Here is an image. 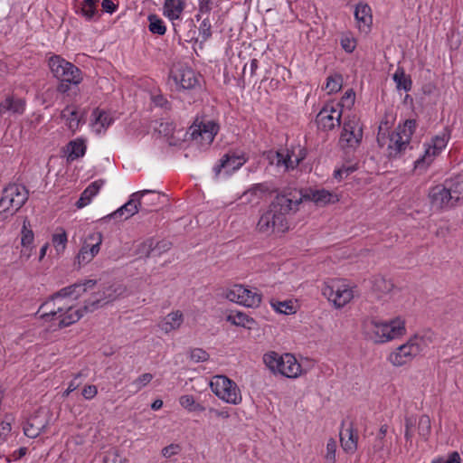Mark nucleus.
Returning a JSON list of instances; mask_svg holds the SVG:
<instances>
[{"label": "nucleus", "instance_id": "nucleus-8", "mask_svg": "<svg viewBox=\"0 0 463 463\" xmlns=\"http://www.w3.org/2000/svg\"><path fill=\"white\" fill-rule=\"evenodd\" d=\"M363 139V126L355 114L345 117L343 130L339 137V146L345 149H355Z\"/></svg>", "mask_w": 463, "mask_h": 463}, {"label": "nucleus", "instance_id": "nucleus-9", "mask_svg": "<svg viewBox=\"0 0 463 463\" xmlns=\"http://www.w3.org/2000/svg\"><path fill=\"white\" fill-rule=\"evenodd\" d=\"M49 67L53 76L61 81L78 85L82 80L80 69L60 55L50 57Z\"/></svg>", "mask_w": 463, "mask_h": 463}, {"label": "nucleus", "instance_id": "nucleus-44", "mask_svg": "<svg viewBox=\"0 0 463 463\" xmlns=\"http://www.w3.org/2000/svg\"><path fill=\"white\" fill-rule=\"evenodd\" d=\"M343 85V78L340 74L330 75L326 79V90L328 94L337 92Z\"/></svg>", "mask_w": 463, "mask_h": 463}, {"label": "nucleus", "instance_id": "nucleus-61", "mask_svg": "<svg viewBox=\"0 0 463 463\" xmlns=\"http://www.w3.org/2000/svg\"><path fill=\"white\" fill-rule=\"evenodd\" d=\"M97 393L98 390L95 385H87L82 390V395L87 400L94 398L97 395Z\"/></svg>", "mask_w": 463, "mask_h": 463}, {"label": "nucleus", "instance_id": "nucleus-18", "mask_svg": "<svg viewBox=\"0 0 463 463\" xmlns=\"http://www.w3.org/2000/svg\"><path fill=\"white\" fill-rule=\"evenodd\" d=\"M343 111L341 109L326 105L317 116V123L319 128L325 130H331L340 126Z\"/></svg>", "mask_w": 463, "mask_h": 463}, {"label": "nucleus", "instance_id": "nucleus-42", "mask_svg": "<svg viewBox=\"0 0 463 463\" xmlns=\"http://www.w3.org/2000/svg\"><path fill=\"white\" fill-rule=\"evenodd\" d=\"M34 240V234L31 229L30 222L24 219L23 222V227L21 231V244L23 247L31 246Z\"/></svg>", "mask_w": 463, "mask_h": 463}, {"label": "nucleus", "instance_id": "nucleus-6", "mask_svg": "<svg viewBox=\"0 0 463 463\" xmlns=\"http://www.w3.org/2000/svg\"><path fill=\"white\" fill-rule=\"evenodd\" d=\"M212 392L226 403L238 405L242 402L241 392L237 383L225 375H215L210 382Z\"/></svg>", "mask_w": 463, "mask_h": 463}, {"label": "nucleus", "instance_id": "nucleus-54", "mask_svg": "<svg viewBox=\"0 0 463 463\" xmlns=\"http://www.w3.org/2000/svg\"><path fill=\"white\" fill-rule=\"evenodd\" d=\"M154 251V241L153 240H147L141 243L138 246L137 252L145 258L150 257L151 253Z\"/></svg>", "mask_w": 463, "mask_h": 463}, {"label": "nucleus", "instance_id": "nucleus-58", "mask_svg": "<svg viewBox=\"0 0 463 463\" xmlns=\"http://www.w3.org/2000/svg\"><path fill=\"white\" fill-rule=\"evenodd\" d=\"M11 430L12 428L10 422L2 421L0 423V445L6 440L9 433L11 432Z\"/></svg>", "mask_w": 463, "mask_h": 463}, {"label": "nucleus", "instance_id": "nucleus-12", "mask_svg": "<svg viewBox=\"0 0 463 463\" xmlns=\"http://www.w3.org/2000/svg\"><path fill=\"white\" fill-rule=\"evenodd\" d=\"M449 139V133L445 130L433 137L430 142L424 145L423 155L415 161V169H426L446 147Z\"/></svg>", "mask_w": 463, "mask_h": 463}, {"label": "nucleus", "instance_id": "nucleus-5", "mask_svg": "<svg viewBox=\"0 0 463 463\" xmlns=\"http://www.w3.org/2000/svg\"><path fill=\"white\" fill-rule=\"evenodd\" d=\"M263 362L271 372L288 378H298L303 373L300 364L291 354L280 355L276 352H269L263 355Z\"/></svg>", "mask_w": 463, "mask_h": 463}, {"label": "nucleus", "instance_id": "nucleus-2", "mask_svg": "<svg viewBox=\"0 0 463 463\" xmlns=\"http://www.w3.org/2000/svg\"><path fill=\"white\" fill-rule=\"evenodd\" d=\"M415 128V120L408 119L403 125H399L393 132L387 135L388 123L381 122L377 142L380 146L386 147L389 157L395 158L408 147Z\"/></svg>", "mask_w": 463, "mask_h": 463}, {"label": "nucleus", "instance_id": "nucleus-21", "mask_svg": "<svg viewBox=\"0 0 463 463\" xmlns=\"http://www.w3.org/2000/svg\"><path fill=\"white\" fill-rule=\"evenodd\" d=\"M301 157H294V152L290 154L288 150L278 151L274 154L272 159H276L278 166H284L286 170L294 169L306 157V152L301 151Z\"/></svg>", "mask_w": 463, "mask_h": 463}, {"label": "nucleus", "instance_id": "nucleus-11", "mask_svg": "<svg viewBox=\"0 0 463 463\" xmlns=\"http://www.w3.org/2000/svg\"><path fill=\"white\" fill-rule=\"evenodd\" d=\"M322 293L336 308L345 307L354 298L353 288L342 280L325 283Z\"/></svg>", "mask_w": 463, "mask_h": 463}, {"label": "nucleus", "instance_id": "nucleus-41", "mask_svg": "<svg viewBox=\"0 0 463 463\" xmlns=\"http://www.w3.org/2000/svg\"><path fill=\"white\" fill-rule=\"evenodd\" d=\"M180 405L189 411H203L204 407L196 402L193 395H183L179 398Z\"/></svg>", "mask_w": 463, "mask_h": 463}, {"label": "nucleus", "instance_id": "nucleus-60", "mask_svg": "<svg viewBox=\"0 0 463 463\" xmlns=\"http://www.w3.org/2000/svg\"><path fill=\"white\" fill-rule=\"evenodd\" d=\"M341 45L345 52H352L355 49L356 43L354 38L345 36L342 38Z\"/></svg>", "mask_w": 463, "mask_h": 463}, {"label": "nucleus", "instance_id": "nucleus-15", "mask_svg": "<svg viewBox=\"0 0 463 463\" xmlns=\"http://www.w3.org/2000/svg\"><path fill=\"white\" fill-rule=\"evenodd\" d=\"M101 243L102 234L100 232L89 234L76 257L78 264L82 266L90 262L99 253Z\"/></svg>", "mask_w": 463, "mask_h": 463}, {"label": "nucleus", "instance_id": "nucleus-16", "mask_svg": "<svg viewBox=\"0 0 463 463\" xmlns=\"http://www.w3.org/2000/svg\"><path fill=\"white\" fill-rule=\"evenodd\" d=\"M190 129L193 139L204 145H210L213 141L219 127L213 120H202L199 123H194Z\"/></svg>", "mask_w": 463, "mask_h": 463}, {"label": "nucleus", "instance_id": "nucleus-22", "mask_svg": "<svg viewBox=\"0 0 463 463\" xmlns=\"http://www.w3.org/2000/svg\"><path fill=\"white\" fill-rule=\"evenodd\" d=\"M354 16L360 31L367 32L373 22L371 8L366 4H358L354 11Z\"/></svg>", "mask_w": 463, "mask_h": 463}, {"label": "nucleus", "instance_id": "nucleus-55", "mask_svg": "<svg viewBox=\"0 0 463 463\" xmlns=\"http://www.w3.org/2000/svg\"><path fill=\"white\" fill-rule=\"evenodd\" d=\"M124 460L125 459L117 449L108 451L104 458V463H123Z\"/></svg>", "mask_w": 463, "mask_h": 463}, {"label": "nucleus", "instance_id": "nucleus-47", "mask_svg": "<svg viewBox=\"0 0 463 463\" xmlns=\"http://www.w3.org/2000/svg\"><path fill=\"white\" fill-rule=\"evenodd\" d=\"M209 358L210 354L203 348H193L189 351V359L193 363H203Z\"/></svg>", "mask_w": 463, "mask_h": 463}, {"label": "nucleus", "instance_id": "nucleus-20", "mask_svg": "<svg viewBox=\"0 0 463 463\" xmlns=\"http://www.w3.org/2000/svg\"><path fill=\"white\" fill-rule=\"evenodd\" d=\"M247 159L243 155H236L235 153H228L222 156L221 163L214 166L215 175H218L223 169L226 174H231L239 169L245 164Z\"/></svg>", "mask_w": 463, "mask_h": 463}, {"label": "nucleus", "instance_id": "nucleus-46", "mask_svg": "<svg viewBox=\"0 0 463 463\" xmlns=\"http://www.w3.org/2000/svg\"><path fill=\"white\" fill-rule=\"evenodd\" d=\"M60 233L52 235V243L58 253L63 252L67 243V234L64 230H61Z\"/></svg>", "mask_w": 463, "mask_h": 463}, {"label": "nucleus", "instance_id": "nucleus-57", "mask_svg": "<svg viewBox=\"0 0 463 463\" xmlns=\"http://www.w3.org/2000/svg\"><path fill=\"white\" fill-rule=\"evenodd\" d=\"M181 451V447L178 444H170L162 449L163 457L169 458L175 455H177Z\"/></svg>", "mask_w": 463, "mask_h": 463}, {"label": "nucleus", "instance_id": "nucleus-50", "mask_svg": "<svg viewBox=\"0 0 463 463\" xmlns=\"http://www.w3.org/2000/svg\"><path fill=\"white\" fill-rule=\"evenodd\" d=\"M153 379V374L149 373L139 375L133 381L131 385L135 388L136 392L140 391L143 387L146 386Z\"/></svg>", "mask_w": 463, "mask_h": 463}, {"label": "nucleus", "instance_id": "nucleus-19", "mask_svg": "<svg viewBox=\"0 0 463 463\" xmlns=\"http://www.w3.org/2000/svg\"><path fill=\"white\" fill-rule=\"evenodd\" d=\"M48 425L47 416L43 411H37L24 425V433L30 439L37 438Z\"/></svg>", "mask_w": 463, "mask_h": 463}, {"label": "nucleus", "instance_id": "nucleus-35", "mask_svg": "<svg viewBox=\"0 0 463 463\" xmlns=\"http://www.w3.org/2000/svg\"><path fill=\"white\" fill-rule=\"evenodd\" d=\"M392 79L398 90H402L404 91L411 90L412 84L411 77L404 72V70L402 68H398L396 70L392 76Z\"/></svg>", "mask_w": 463, "mask_h": 463}, {"label": "nucleus", "instance_id": "nucleus-27", "mask_svg": "<svg viewBox=\"0 0 463 463\" xmlns=\"http://www.w3.org/2000/svg\"><path fill=\"white\" fill-rule=\"evenodd\" d=\"M303 194L305 196L304 201H312L318 205H325L334 202V198L335 197L333 194L325 189L310 190Z\"/></svg>", "mask_w": 463, "mask_h": 463}, {"label": "nucleus", "instance_id": "nucleus-59", "mask_svg": "<svg viewBox=\"0 0 463 463\" xmlns=\"http://www.w3.org/2000/svg\"><path fill=\"white\" fill-rule=\"evenodd\" d=\"M356 169V165L343 166L342 168L335 171V177L337 179H342L344 176H347L349 174L354 172Z\"/></svg>", "mask_w": 463, "mask_h": 463}, {"label": "nucleus", "instance_id": "nucleus-1", "mask_svg": "<svg viewBox=\"0 0 463 463\" xmlns=\"http://www.w3.org/2000/svg\"><path fill=\"white\" fill-rule=\"evenodd\" d=\"M95 280L76 283L61 288L39 307L37 314L45 320H59V326H69L79 321L85 313L93 312L99 307L116 300L122 293L120 287H108L103 291L93 294L86 300L84 307H79L74 301L89 288L94 287Z\"/></svg>", "mask_w": 463, "mask_h": 463}, {"label": "nucleus", "instance_id": "nucleus-10", "mask_svg": "<svg viewBox=\"0 0 463 463\" xmlns=\"http://www.w3.org/2000/svg\"><path fill=\"white\" fill-rule=\"evenodd\" d=\"M257 230L263 234L283 233L288 230L286 217L269 205L257 223Z\"/></svg>", "mask_w": 463, "mask_h": 463}, {"label": "nucleus", "instance_id": "nucleus-48", "mask_svg": "<svg viewBox=\"0 0 463 463\" xmlns=\"http://www.w3.org/2000/svg\"><path fill=\"white\" fill-rule=\"evenodd\" d=\"M336 448V441L333 438H330L326 442V453L324 456L326 463H335Z\"/></svg>", "mask_w": 463, "mask_h": 463}, {"label": "nucleus", "instance_id": "nucleus-45", "mask_svg": "<svg viewBox=\"0 0 463 463\" xmlns=\"http://www.w3.org/2000/svg\"><path fill=\"white\" fill-rule=\"evenodd\" d=\"M149 21V31L152 33H156L158 35H163L165 33L166 28L164 24V22L157 17L156 14H150L148 16Z\"/></svg>", "mask_w": 463, "mask_h": 463}, {"label": "nucleus", "instance_id": "nucleus-4", "mask_svg": "<svg viewBox=\"0 0 463 463\" xmlns=\"http://www.w3.org/2000/svg\"><path fill=\"white\" fill-rule=\"evenodd\" d=\"M29 193L25 186L9 184L0 195V220L14 215L28 200Z\"/></svg>", "mask_w": 463, "mask_h": 463}, {"label": "nucleus", "instance_id": "nucleus-64", "mask_svg": "<svg viewBox=\"0 0 463 463\" xmlns=\"http://www.w3.org/2000/svg\"><path fill=\"white\" fill-rule=\"evenodd\" d=\"M213 0H200L199 1V11L201 13H209L212 9Z\"/></svg>", "mask_w": 463, "mask_h": 463}, {"label": "nucleus", "instance_id": "nucleus-3", "mask_svg": "<svg viewBox=\"0 0 463 463\" xmlns=\"http://www.w3.org/2000/svg\"><path fill=\"white\" fill-rule=\"evenodd\" d=\"M363 331L375 344H383L405 334V322L401 317L389 321L369 318L364 321Z\"/></svg>", "mask_w": 463, "mask_h": 463}, {"label": "nucleus", "instance_id": "nucleus-26", "mask_svg": "<svg viewBox=\"0 0 463 463\" xmlns=\"http://www.w3.org/2000/svg\"><path fill=\"white\" fill-rule=\"evenodd\" d=\"M358 436L354 433L352 427H348L340 431V441L343 449L347 453H354L357 449Z\"/></svg>", "mask_w": 463, "mask_h": 463}, {"label": "nucleus", "instance_id": "nucleus-28", "mask_svg": "<svg viewBox=\"0 0 463 463\" xmlns=\"http://www.w3.org/2000/svg\"><path fill=\"white\" fill-rule=\"evenodd\" d=\"M126 203L122 207L114 212L110 216L113 218L123 217L128 219L133 216L138 211V206L142 205L141 201L137 200V197H133Z\"/></svg>", "mask_w": 463, "mask_h": 463}, {"label": "nucleus", "instance_id": "nucleus-49", "mask_svg": "<svg viewBox=\"0 0 463 463\" xmlns=\"http://www.w3.org/2000/svg\"><path fill=\"white\" fill-rule=\"evenodd\" d=\"M372 453L379 458H383L388 454L387 449H385V439L375 438L372 448Z\"/></svg>", "mask_w": 463, "mask_h": 463}, {"label": "nucleus", "instance_id": "nucleus-53", "mask_svg": "<svg viewBox=\"0 0 463 463\" xmlns=\"http://www.w3.org/2000/svg\"><path fill=\"white\" fill-rule=\"evenodd\" d=\"M156 130L159 135L169 138L173 137L175 126L171 122H161Z\"/></svg>", "mask_w": 463, "mask_h": 463}, {"label": "nucleus", "instance_id": "nucleus-14", "mask_svg": "<svg viewBox=\"0 0 463 463\" xmlns=\"http://www.w3.org/2000/svg\"><path fill=\"white\" fill-rule=\"evenodd\" d=\"M170 76L175 84L183 90H194L200 85V80L196 72L184 64L174 65Z\"/></svg>", "mask_w": 463, "mask_h": 463}, {"label": "nucleus", "instance_id": "nucleus-29", "mask_svg": "<svg viewBox=\"0 0 463 463\" xmlns=\"http://www.w3.org/2000/svg\"><path fill=\"white\" fill-rule=\"evenodd\" d=\"M102 184V180L91 183L80 194V199L76 203V206L78 208H82L88 205L91 202V199L99 193Z\"/></svg>", "mask_w": 463, "mask_h": 463}, {"label": "nucleus", "instance_id": "nucleus-37", "mask_svg": "<svg viewBox=\"0 0 463 463\" xmlns=\"http://www.w3.org/2000/svg\"><path fill=\"white\" fill-rule=\"evenodd\" d=\"M245 288L242 285H233L225 289L223 296L229 301L241 305Z\"/></svg>", "mask_w": 463, "mask_h": 463}, {"label": "nucleus", "instance_id": "nucleus-51", "mask_svg": "<svg viewBox=\"0 0 463 463\" xmlns=\"http://www.w3.org/2000/svg\"><path fill=\"white\" fill-rule=\"evenodd\" d=\"M98 0H84L81 4V12L83 15L91 19L96 12V4Z\"/></svg>", "mask_w": 463, "mask_h": 463}, {"label": "nucleus", "instance_id": "nucleus-62", "mask_svg": "<svg viewBox=\"0 0 463 463\" xmlns=\"http://www.w3.org/2000/svg\"><path fill=\"white\" fill-rule=\"evenodd\" d=\"M171 245V242L166 241H159L154 246V251H157L158 254H161L170 250Z\"/></svg>", "mask_w": 463, "mask_h": 463}, {"label": "nucleus", "instance_id": "nucleus-32", "mask_svg": "<svg viewBox=\"0 0 463 463\" xmlns=\"http://www.w3.org/2000/svg\"><path fill=\"white\" fill-rule=\"evenodd\" d=\"M66 151L68 160L74 161L84 156L86 146L81 139L72 140L68 144Z\"/></svg>", "mask_w": 463, "mask_h": 463}, {"label": "nucleus", "instance_id": "nucleus-13", "mask_svg": "<svg viewBox=\"0 0 463 463\" xmlns=\"http://www.w3.org/2000/svg\"><path fill=\"white\" fill-rule=\"evenodd\" d=\"M304 198L301 191L288 188L279 194L270 205L286 217L288 213L298 211Z\"/></svg>", "mask_w": 463, "mask_h": 463}, {"label": "nucleus", "instance_id": "nucleus-52", "mask_svg": "<svg viewBox=\"0 0 463 463\" xmlns=\"http://www.w3.org/2000/svg\"><path fill=\"white\" fill-rule=\"evenodd\" d=\"M355 99V93L352 90H348L345 91L344 96L342 97L340 102L335 105V107L339 108H345L350 109L353 105L354 104Z\"/></svg>", "mask_w": 463, "mask_h": 463}, {"label": "nucleus", "instance_id": "nucleus-63", "mask_svg": "<svg viewBox=\"0 0 463 463\" xmlns=\"http://www.w3.org/2000/svg\"><path fill=\"white\" fill-rule=\"evenodd\" d=\"M258 68V61L256 59H253L250 61V65H245L243 68V73H249L250 76L254 75L256 70Z\"/></svg>", "mask_w": 463, "mask_h": 463}, {"label": "nucleus", "instance_id": "nucleus-39", "mask_svg": "<svg viewBox=\"0 0 463 463\" xmlns=\"http://www.w3.org/2000/svg\"><path fill=\"white\" fill-rule=\"evenodd\" d=\"M242 304L248 307H257L261 302V295L257 290H251L245 288Z\"/></svg>", "mask_w": 463, "mask_h": 463}, {"label": "nucleus", "instance_id": "nucleus-43", "mask_svg": "<svg viewBox=\"0 0 463 463\" xmlns=\"http://www.w3.org/2000/svg\"><path fill=\"white\" fill-rule=\"evenodd\" d=\"M271 307L280 314L290 315L296 313V307L292 301H274L270 302Z\"/></svg>", "mask_w": 463, "mask_h": 463}, {"label": "nucleus", "instance_id": "nucleus-40", "mask_svg": "<svg viewBox=\"0 0 463 463\" xmlns=\"http://www.w3.org/2000/svg\"><path fill=\"white\" fill-rule=\"evenodd\" d=\"M417 429L419 435L427 440L431 431L430 419L427 415H421L417 421Z\"/></svg>", "mask_w": 463, "mask_h": 463}, {"label": "nucleus", "instance_id": "nucleus-31", "mask_svg": "<svg viewBox=\"0 0 463 463\" xmlns=\"http://www.w3.org/2000/svg\"><path fill=\"white\" fill-rule=\"evenodd\" d=\"M184 6V0H165L164 13L170 19H177L182 14Z\"/></svg>", "mask_w": 463, "mask_h": 463}, {"label": "nucleus", "instance_id": "nucleus-33", "mask_svg": "<svg viewBox=\"0 0 463 463\" xmlns=\"http://www.w3.org/2000/svg\"><path fill=\"white\" fill-rule=\"evenodd\" d=\"M227 321L232 323L237 326H242L247 329H253L256 324L255 320L252 317H248L246 314L242 312H237L235 314H231L227 317Z\"/></svg>", "mask_w": 463, "mask_h": 463}, {"label": "nucleus", "instance_id": "nucleus-24", "mask_svg": "<svg viewBox=\"0 0 463 463\" xmlns=\"http://www.w3.org/2000/svg\"><path fill=\"white\" fill-rule=\"evenodd\" d=\"M183 314L180 311L171 312L165 316L158 324L160 329L165 333L178 329L183 324Z\"/></svg>", "mask_w": 463, "mask_h": 463}, {"label": "nucleus", "instance_id": "nucleus-56", "mask_svg": "<svg viewBox=\"0 0 463 463\" xmlns=\"http://www.w3.org/2000/svg\"><path fill=\"white\" fill-rule=\"evenodd\" d=\"M211 27L212 25L208 19H203V22L201 23L199 27V33L203 41L207 40L211 36Z\"/></svg>", "mask_w": 463, "mask_h": 463}, {"label": "nucleus", "instance_id": "nucleus-17", "mask_svg": "<svg viewBox=\"0 0 463 463\" xmlns=\"http://www.w3.org/2000/svg\"><path fill=\"white\" fill-rule=\"evenodd\" d=\"M429 198L431 205L437 209L450 208L458 203L447 184L432 187L429 192Z\"/></svg>", "mask_w": 463, "mask_h": 463}, {"label": "nucleus", "instance_id": "nucleus-25", "mask_svg": "<svg viewBox=\"0 0 463 463\" xmlns=\"http://www.w3.org/2000/svg\"><path fill=\"white\" fill-rule=\"evenodd\" d=\"M61 117L64 120L68 128L72 133H75V131L79 128L81 119V115L78 109L74 107L68 106L61 111Z\"/></svg>", "mask_w": 463, "mask_h": 463}, {"label": "nucleus", "instance_id": "nucleus-23", "mask_svg": "<svg viewBox=\"0 0 463 463\" xmlns=\"http://www.w3.org/2000/svg\"><path fill=\"white\" fill-rule=\"evenodd\" d=\"M133 197H137L141 201L142 205H146V212L153 211L152 207L157 206L161 200V194L154 190H143L132 194Z\"/></svg>", "mask_w": 463, "mask_h": 463}, {"label": "nucleus", "instance_id": "nucleus-34", "mask_svg": "<svg viewBox=\"0 0 463 463\" xmlns=\"http://www.w3.org/2000/svg\"><path fill=\"white\" fill-rule=\"evenodd\" d=\"M92 115L95 118L93 127L97 133L104 131L112 122V118L105 111L96 109Z\"/></svg>", "mask_w": 463, "mask_h": 463}, {"label": "nucleus", "instance_id": "nucleus-30", "mask_svg": "<svg viewBox=\"0 0 463 463\" xmlns=\"http://www.w3.org/2000/svg\"><path fill=\"white\" fill-rule=\"evenodd\" d=\"M24 110V101L18 98L7 97L0 103V114L6 112L22 114Z\"/></svg>", "mask_w": 463, "mask_h": 463}, {"label": "nucleus", "instance_id": "nucleus-7", "mask_svg": "<svg viewBox=\"0 0 463 463\" xmlns=\"http://www.w3.org/2000/svg\"><path fill=\"white\" fill-rule=\"evenodd\" d=\"M426 345L425 338L421 335H415L405 344L392 352L389 355V361L394 366H402L417 356Z\"/></svg>", "mask_w": 463, "mask_h": 463}, {"label": "nucleus", "instance_id": "nucleus-38", "mask_svg": "<svg viewBox=\"0 0 463 463\" xmlns=\"http://www.w3.org/2000/svg\"><path fill=\"white\" fill-rule=\"evenodd\" d=\"M373 288L380 294H387L392 290L393 283L384 277L377 276L373 279Z\"/></svg>", "mask_w": 463, "mask_h": 463}, {"label": "nucleus", "instance_id": "nucleus-36", "mask_svg": "<svg viewBox=\"0 0 463 463\" xmlns=\"http://www.w3.org/2000/svg\"><path fill=\"white\" fill-rule=\"evenodd\" d=\"M447 184L457 203L463 199V173L450 179Z\"/></svg>", "mask_w": 463, "mask_h": 463}]
</instances>
